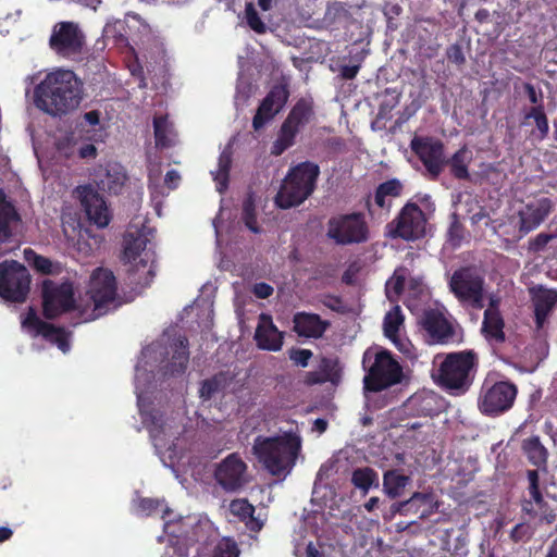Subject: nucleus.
<instances>
[{
  "instance_id": "f257e3e1",
  "label": "nucleus",
  "mask_w": 557,
  "mask_h": 557,
  "mask_svg": "<svg viewBox=\"0 0 557 557\" xmlns=\"http://www.w3.org/2000/svg\"><path fill=\"white\" fill-rule=\"evenodd\" d=\"M35 103L57 116L76 109L82 100V83L73 71L59 70L48 74L35 88Z\"/></svg>"
},
{
  "instance_id": "f03ea898",
  "label": "nucleus",
  "mask_w": 557,
  "mask_h": 557,
  "mask_svg": "<svg viewBox=\"0 0 557 557\" xmlns=\"http://www.w3.org/2000/svg\"><path fill=\"white\" fill-rule=\"evenodd\" d=\"M479 356L472 349L447 354L433 373L435 384L450 396H462L472 386Z\"/></svg>"
},
{
  "instance_id": "7ed1b4c3",
  "label": "nucleus",
  "mask_w": 557,
  "mask_h": 557,
  "mask_svg": "<svg viewBox=\"0 0 557 557\" xmlns=\"http://www.w3.org/2000/svg\"><path fill=\"white\" fill-rule=\"evenodd\" d=\"M301 449V438L293 432L276 436H257L252 453L272 475L289 473Z\"/></svg>"
},
{
  "instance_id": "20e7f679",
  "label": "nucleus",
  "mask_w": 557,
  "mask_h": 557,
  "mask_svg": "<svg viewBox=\"0 0 557 557\" xmlns=\"http://www.w3.org/2000/svg\"><path fill=\"white\" fill-rule=\"evenodd\" d=\"M364 389L379 393L399 384L403 380V368L394 355L382 347H369L362 356Z\"/></svg>"
},
{
  "instance_id": "39448f33",
  "label": "nucleus",
  "mask_w": 557,
  "mask_h": 557,
  "mask_svg": "<svg viewBox=\"0 0 557 557\" xmlns=\"http://www.w3.org/2000/svg\"><path fill=\"white\" fill-rule=\"evenodd\" d=\"M319 175V165L310 161L290 168L275 196L276 206L289 209L301 205L314 191Z\"/></svg>"
},
{
  "instance_id": "423d86ee",
  "label": "nucleus",
  "mask_w": 557,
  "mask_h": 557,
  "mask_svg": "<svg viewBox=\"0 0 557 557\" xmlns=\"http://www.w3.org/2000/svg\"><path fill=\"white\" fill-rule=\"evenodd\" d=\"M148 244L150 240L141 233H128L125 236L123 256L127 262L133 263L129 280L140 287H148L156 276L154 253L147 248Z\"/></svg>"
},
{
  "instance_id": "0eeeda50",
  "label": "nucleus",
  "mask_w": 557,
  "mask_h": 557,
  "mask_svg": "<svg viewBox=\"0 0 557 557\" xmlns=\"http://www.w3.org/2000/svg\"><path fill=\"white\" fill-rule=\"evenodd\" d=\"M517 395L518 387L515 383L496 381L487 375L480 387L478 409L485 417H499L513 407Z\"/></svg>"
},
{
  "instance_id": "6e6552de",
  "label": "nucleus",
  "mask_w": 557,
  "mask_h": 557,
  "mask_svg": "<svg viewBox=\"0 0 557 557\" xmlns=\"http://www.w3.org/2000/svg\"><path fill=\"white\" fill-rule=\"evenodd\" d=\"M32 276L27 268L16 260L0 263V298L7 302L23 304L30 292Z\"/></svg>"
},
{
  "instance_id": "1a4fd4ad",
  "label": "nucleus",
  "mask_w": 557,
  "mask_h": 557,
  "mask_svg": "<svg viewBox=\"0 0 557 557\" xmlns=\"http://www.w3.org/2000/svg\"><path fill=\"white\" fill-rule=\"evenodd\" d=\"M313 114L312 101L300 98L282 123L277 137L271 146V154L278 157L294 146L298 133L310 122Z\"/></svg>"
},
{
  "instance_id": "9d476101",
  "label": "nucleus",
  "mask_w": 557,
  "mask_h": 557,
  "mask_svg": "<svg viewBox=\"0 0 557 557\" xmlns=\"http://www.w3.org/2000/svg\"><path fill=\"white\" fill-rule=\"evenodd\" d=\"M326 234L338 245L362 244L370 236L366 216L361 212L332 216L327 222Z\"/></svg>"
},
{
  "instance_id": "9b49d317",
  "label": "nucleus",
  "mask_w": 557,
  "mask_h": 557,
  "mask_svg": "<svg viewBox=\"0 0 557 557\" xmlns=\"http://www.w3.org/2000/svg\"><path fill=\"white\" fill-rule=\"evenodd\" d=\"M450 292L461 302L474 309L484 307V278L472 268L456 270L449 281Z\"/></svg>"
},
{
  "instance_id": "f8f14e48",
  "label": "nucleus",
  "mask_w": 557,
  "mask_h": 557,
  "mask_svg": "<svg viewBox=\"0 0 557 557\" xmlns=\"http://www.w3.org/2000/svg\"><path fill=\"white\" fill-rule=\"evenodd\" d=\"M42 314L53 320L75 309L73 284L69 281L57 283L46 278L41 284Z\"/></svg>"
},
{
  "instance_id": "ddd939ff",
  "label": "nucleus",
  "mask_w": 557,
  "mask_h": 557,
  "mask_svg": "<svg viewBox=\"0 0 557 557\" xmlns=\"http://www.w3.org/2000/svg\"><path fill=\"white\" fill-rule=\"evenodd\" d=\"M86 36L78 23L62 21L57 23L49 38V47L58 55L74 59L82 54Z\"/></svg>"
},
{
  "instance_id": "4468645a",
  "label": "nucleus",
  "mask_w": 557,
  "mask_h": 557,
  "mask_svg": "<svg viewBox=\"0 0 557 557\" xmlns=\"http://www.w3.org/2000/svg\"><path fill=\"white\" fill-rule=\"evenodd\" d=\"M387 227L391 237L414 242L425 235L426 218L416 202L408 201Z\"/></svg>"
},
{
  "instance_id": "2eb2a0df",
  "label": "nucleus",
  "mask_w": 557,
  "mask_h": 557,
  "mask_svg": "<svg viewBox=\"0 0 557 557\" xmlns=\"http://www.w3.org/2000/svg\"><path fill=\"white\" fill-rule=\"evenodd\" d=\"M410 149L422 162L430 178L437 180L446 166L444 143L433 136H414Z\"/></svg>"
},
{
  "instance_id": "dca6fc26",
  "label": "nucleus",
  "mask_w": 557,
  "mask_h": 557,
  "mask_svg": "<svg viewBox=\"0 0 557 557\" xmlns=\"http://www.w3.org/2000/svg\"><path fill=\"white\" fill-rule=\"evenodd\" d=\"M117 284L111 270L97 268L89 282L87 294L94 304V317L97 318L107 312L108 306L116 298Z\"/></svg>"
},
{
  "instance_id": "f3484780",
  "label": "nucleus",
  "mask_w": 557,
  "mask_h": 557,
  "mask_svg": "<svg viewBox=\"0 0 557 557\" xmlns=\"http://www.w3.org/2000/svg\"><path fill=\"white\" fill-rule=\"evenodd\" d=\"M247 463L237 453H232L215 465L214 480L227 493L240 491L248 482Z\"/></svg>"
},
{
  "instance_id": "a211bd4d",
  "label": "nucleus",
  "mask_w": 557,
  "mask_h": 557,
  "mask_svg": "<svg viewBox=\"0 0 557 557\" xmlns=\"http://www.w3.org/2000/svg\"><path fill=\"white\" fill-rule=\"evenodd\" d=\"M419 324L428 335L430 344L447 345L456 342V330L440 309L423 310L419 318Z\"/></svg>"
},
{
  "instance_id": "6ab92c4d",
  "label": "nucleus",
  "mask_w": 557,
  "mask_h": 557,
  "mask_svg": "<svg viewBox=\"0 0 557 557\" xmlns=\"http://www.w3.org/2000/svg\"><path fill=\"white\" fill-rule=\"evenodd\" d=\"M290 92L285 83L275 84L260 102L252 117V128L260 131L272 121L286 106Z\"/></svg>"
},
{
  "instance_id": "aec40b11",
  "label": "nucleus",
  "mask_w": 557,
  "mask_h": 557,
  "mask_svg": "<svg viewBox=\"0 0 557 557\" xmlns=\"http://www.w3.org/2000/svg\"><path fill=\"white\" fill-rule=\"evenodd\" d=\"M22 326L32 332L33 336L41 335L45 339L55 344L63 352L70 349L69 336L64 329L42 321L33 307L28 308L22 320Z\"/></svg>"
},
{
  "instance_id": "412c9836",
  "label": "nucleus",
  "mask_w": 557,
  "mask_h": 557,
  "mask_svg": "<svg viewBox=\"0 0 557 557\" xmlns=\"http://www.w3.org/2000/svg\"><path fill=\"white\" fill-rule=\"evenodd\" d=\"M77 196L90 222L98 227H106L111 220L104 199L90 186H78Z\"/></svg>"
},
{
  "instance_id": "4be33fe9",
  "label": "nucleus",
  "mask_w": 557,
  "mask_h": 557,
  "mask_svg": "<svg viewBox=\"0 0 557 557\" xmlns=\"http://www.w3.org/2000/svg\"><path fill=\"white\" fill-rule=\"evenodd\" d=\"M554 203L549 198H541L535 202L528 203L519 211V232L527 235L537 228L549 215Z\"/></svg>"
},
{
  "instance_id": "5701e85b",
  "label": "nucleus",
  "mask_w": 557,
  "mask_h": 557,
  "mask_svg": "<svg viewBox=\"0 0 557 557\" xmlns=\"http://www.w3.org/2000/svg\"><path fill=\"white\" fill-rule=\"evenodd\" d=\"M127 180V175L121 164L108 163L94 174V182L98 189L110 195H119Z\"/></svg>"
},
{
  "instance_id": "b1692460",
  "label": "nucleus",
  "mask_w": 557,
  "mask_h": 557,
  "mask_svg": "<svg viewBox=\"0 0 557 557\" xmlns=\"http://www.w3.org/2000/svg\"><path fill=\"white\" fill-rule=\"evenodd\" d=\"M293 330L299 337L321 338L331 326L330 321L323 320L319 314L300 311L293 317Z\"/></svg>"
},
{
  "instance_id": "393cba45",
  "label": "nucleus",
  "mask_w": 557,
  "mask_h": 557,
  "mask_svg": "<svg viewBox=\"0 0 557 557\" xmlns=\"http://www.w3.org/2000/svg\"><path fill=\"white\" fill-rule=\"evenodd\" d=\"M283 333L273 323L272 317L261 313L255 332L257 346L263 350L278 351L283 346Z\"/></svg>"
},
{
  "instance_id": "a878e982",
  "label": "nucleus",
  "mask_w": 557,
  "mask_h": 557,
  "mask_svg": "<svg viewBox=\"0 0 557 557\" xmlns=\"http://www.w3.org/2000/svg\"><path fill=\"white\" fill-rule=\"evenodd\" d=\"M533 305L535 325L537 330H541L554 308L557 307V290L540 287L533 296Z\"/></svg>"
},
{
  "instance_id": "bb28decb",
  "label": "nucleus",
  "mask_w": 557,
  "mask_h": 557,
  "mask_svg": "<svg viewBox=\"0 0 557 557\" xmlns=\"http://www.w3.org/2000/svg\"><path fill=\"white\" fill-rule=\"evenodd\" d=\"M228 509L238 521L245 523L249 531L257 533L263 528V521L258 516H255L256 508L247 498L233 499L230 503Z\"/></svg>"
},
{
  "instance_id": "cd10ccee",
  "label": "nucleus",
  "mask_w": 557,
  "mask_h": 557,
  "mask_svg": "<svg viewBox=\"0 0 557 557\" xmlns=\"http://www.w3.org/2000/svg\"><path fill=\"white\" fill-rule=\"evenodd\" d=\"M189 362V343L186 336H178L173 344V354L170 362L165 366V375H182Z\"/></svg>"
},
{
  "instance_id": "c85d7f7f",
  "label": "nucleus",
  "mask_w": 557,
  "mask_h": 557,
  "mask_svg": "<svg viewBox=\"0 0 557 557\" xmlns=\"http://www.w3.org/2000/svg\"><path fill=\"white\" fill-rule=\"evenodd\" d=\"M505 321L500 311H492V309H485L482 322V332L488 339H494L497 343H503L506 338Z\"/></svg>"
},
{
  "instance_id": "c756f323",
  "label": "nucleus",
  "mask_w": 557,
  "mask_h": 557,
  "mask_svg": "<svg viewBox=\"0 0 557 557\" xmlns=\"http://www.w3.org/2000/svg\"><path fill=\"white\" fill-rule=\"evenodd\" d=\"M472 161V153L467 146L458 149L449 159H446V165L450 169V174L460 181L470 178L469 164Z\"/></svg>"
},
{
  "instance_id": "7c9ffc66",
  "label": "nucleus",
  "mask_w": 557,
  "mask_h": 557,
  "mask_svg": "<svg viewBox=\"0 0 557 557\" xmlns=\"http://www.w3.org/2000/svg\"><path fill=\"white\" fill-rule=\"evenodd\" d=\"M521 447L531 465L537 468H546L548 450L541 443L537 435L524 438Z\"/></svg>"
},
{
  "instance_id": "2f4dec72",
  "label": "nucleus",
  "mask_w": 557,
  "mask_h": 557,
  "mask_svg": "<svg viewBox=\"0 0 557 557\" xmlns=\"http://www.w3.org/2000/svg\"><path fill=\"white\" fill-rule=\"evenodd\" d=\"M410 481V476L403 474L398 469L387 470L383 475V490L391 499H395L404 494Z\"/></svg>"
},
{
  "instance_id": "473e14b6",
  "label": "nucleus",
  "mask_w": 557,
  "mask_h": 557,
  "mask_svg": "<svg viewBox=\"0 0 557 557\" xmlns=\"http://www.w3.org/2000/svg\"><path fill=\"white\" fill-rule=\"evenodd\" d=\"M351 484L367 495L370 488H377L380 485L379 474L371 467L357 468L351 473Z\"/></svg>"
},
{
  "instance_id": "72a5a7b5",
  "label": "nucleus",
  "mask_w": 557,
  "mask_h": 557,
  "mask_svg": "<svg viewBox=\"0 0 557 557\" xmlns=\"http://www.w3.org/2000/svg\"><path fill=\"white\" fill-rule=\"evenodd\" d=\"M404 186L398 178H391L386 182L381 183L374 193V203L380 209H388L391 203L387 202V197H398L401 195Z\"/></svg>"
},
{
  "instance_id": "f704fd0d",
  "label": "nucleus",
  "mask_w": 557,
  "mask_h": 557,
  "mask_svg": "<svg viewBox=\"0 0 557 557\" xmlns=\"http://www.w3.org/2000/svg\"><path fill=\"white\" fill-rule=\"evenodd\" d=\"M21 222V215L13 203H0V244L8 243L12 235V223Z\"/></svg>"
},
{
  "instance_id": "c9c22d12",
  "label": "nucleus",
  "mask_w": 557,
  "mask_h": 557,
  "mask_svg": "<svg viewBox=\"0 0 557 557\" xmlns=\"http://www.w3.org/2000/svg\"><path fill=\"white\" fill-rule=\"evenodd\" d=\"M232 166V153L230 151H222L219 161L218 170L212 172L213 180L216 183V190L223 194L228 187L230 171Z\"/></svg>"
},
{
  "instance_id": "e433bc0d",
  "label": "nucleus",
  "mask_w": 557,
  "mask_h": 557,
  "mask_svg": "<svg viewBox=\"0 0 557 557\" xmlns=\"http://www.w3.org/2000/svg\"><path fill=\"white\" fill-rule=\"evenodd\" d=\"M405 317L398 305L394 306L384 317L383 331L384 335L396 342L398 338L400 326L404 324Z\"/></svg>"
},
{
  "instance_id": "4c0bfd02",
  "label": "nucleus",
  "mask_w": 557,
  "mask_h": 557,
  "mask_svg": "<svg viewBox=\"0 0 557 557\" xmlns=\"http://www.w3.org/2000/svg\"><path fill=\"white\" fill-rule=\"evenodd\" d=\"M182 524L188 528H193L188 535H186L187 544L189 545H194L195 543L205 540L207 531L211 529L208 521H201L195 516L182 518Z\"/></svg>"
},
{
  "instance_id": "58836bf2",
  "label": "nucleus",
  "mask_w": 557,
  "mask_h": 557,
  "mask_svg": "<svg viewBox=\"0 0 557 557\" xmlns=\"http://www.w3.org/2000/svg\"><path fill=\"white\" fill-rule=\"evenodd\" d=\"M524 119H532L534 121L537 129V139L543 140L548 136L549 123L544 106L531 107L529 111L524 114Z\"/></svg>"
},
{
  "instance_id": "ea45409f",
  "label": "nucleus",
  "mask_w": 557,
  "mask_h": 557,
  "mask_svg": "<svg viewBox=\"0 0 557 557\" xmlns=\"http://www.w3.org/2000/svg\"><path fill=\"white\" fill-rule=\"evenodd\" d=\"M524 119H532L534 121L537 129V139L543 140L548 136L549 123L544 106L531 107L529 111L524 114Z\"/></svg>"
},
{
  "instance_id": "a19ab883",
  "label": "nucleus",
  "mask_w": 557,
  "mask_h": 557,
  "mask_svg": "<svg viewBox=\"0 0 557 557\" xmlns=\"http://www.w3.org/2000/svg\"><path fill=\"white\" fill-rule=\"evenodd\" d=\"M406 283V269H396L393 276L386 282L385 289L388 299L398 298L404 289Z\"/></svg>"
},
{
  "instance_id": "79ce46f5",
  "label": "nucleus",
  "mask_w": 557,
  "mask_h": 557,
  "mask_svg": "<svg viewBox=\"0 0 557 557\" xmlns=\"http://www.w3.org/2000/svg\"><path fill=\"white\" fill-rule=\"evenodd\" d=\"M242 220L252 233L259 234L261 232L257 221L255 200L251 195L243 202Z\"/></svg>"
},
{
  "instance_id": "37998d69",
  "label": "nucleus",
  "mask_w": 557,
  "mask_h": 557,
  "mask_svg": "<svg viewBox=\"0 0 557 557\" xmlns=\"http://www.w3.org/2000/svg\"><path fill=\"white\" fill-rule=\"evenodd\" d=\"M25 258L28 261V263L39 273L41 274H53V263L51 260L47 257L37 255L32 249H25L24 251Z\"/></svg>"
},
{
  "instance_id": "c03bdc74",
  "label": "nucleus",
  "mask_w": 557,
  "mask_h": 557,
  "mask_svg": "<svg viewBox=\"0 0 557 557\" xmlns=\"http://www.w3.org/2000/svg\"><path fill=\"white\" fill-rule=\"evenodd\" d=\"M406 502H410L408 505V513L418 515L419 517H425L429 511L423 509L420 510L423 506H431L432 495L428 493L416 492Z\"/></svg>"
},
{
  "instance_id": "a18cd8bd",
  "label": "nucleus",
  "mask_w": 557,
  "mask_h": 557,
  "mask_svg": "<svg viewBox=\"0 0 557 557\" xmlns=\"http://www.w3.org/2000/svg\"><path fill=\"white\" fill-rule=\"evenodd\" d=\"M320 373L324 379L332 383H337L341 379V369L338 362L335 359L323 357L319 364Z\"/></svg>"
},
{
  "instance_id": "49530a36",
  "label": "nucleus",
  "mask_w": 557,
  "mask_h": 557,
  "mask_svg": "<svg viewBox=\"0 0 557 557\" xmlns=\"http://www.w3.org/2000/svg\"><path fill=\"white\" fill-rule=\"evenodd\" d=\"M239 550L235 541L223 537L214 545L210 557H238Z\"/></svg>"
},
{
  "instance_id": "de8ad7c7",
  "label": "nucleus",
  "mask_w": 557,
  "mask_h": 557,
  "mask_svg": "<svg viewBox=\"0 0 557 557\" xmlns=\"http://www.w3.org/2000/svg\"><path fill=\"white\" fill-rule=\"evenodd\" d=\"M154 139L156 145L161 148H168L171 146V139L168 136V121L163 116H157L153 119Z\"/></svg>"
},
{
  "instance_id": "09e8293b",
  "label": "nucleus",
  "mask_w": 557,
  "mask_h": 557,
  "mask_svg": "<svg viewBox=\"0 0 557 557\" xmlns=\"http://www.w3.org/2000/svg\"><path fill=\"white\" fill-rule=\"evenodd\" d=\"M245 16L247 25L257 34H264L267 25L259 16L252 2H247L245 5Z\"/></svg>"
},
{
  "instance_id": "8fccbe9b",
  "label": "nucleus",
  "mask_w": 557,
  "mask_h": 557,
  "mask_svg": "<svg viewBox=\"0 0 557 557\" xmlns=\"http://www.w3.org/2000/svg\"><path fill=\"white\" fill-rule=\"evenodd\" d=\"M532 502L535 503L537 506L540 512L544 516V518L547 520V522H553L555 519V515L552 513V510L547 504V502L544 499L543 495H539L537 497H533L532 500H525L523 504V510L532 516H536V512L532 509Z\"/></svg>"
},
{
  "instance_id": "3c124183",
  "label": "nucleus",
  "mask_w": 557,
  "mask_h": 557,
  "mask_svg": "<svg viewBox=\"0 0 557 557\" xmlns=\"http://www.w3.org/2000/svg\"><path fill=\"white\" fill-rule=\"evenodd\" d=\"M465 236V226L459 221L458 215H451V222L447 231V240L454 247H459Z\"/></svg>"
},
{
  "instance_id": "603ef678",
  "label": "nucleus",
  "mask_w": 557,
  "mask_h": 557,
  "mask_svg": "<svg viewBox=\"0 0 557 557\" xmlns=\"http://www.w3.org/2000/svg\"><path fill=\"white\" fill-rule=\"evenodd\" d=\"M313 354L310 349L305 348H292L288 351L289 359L297 366L306 368Z\"/></svg>"
},
{
  "instance_id": "864d4df0",
  "label": "nucleus",
  "mask_w": 557,
  "mask_h": 557,
  "mask_svg": "<svg viewBox=\"0 0 557 557\" xmlns=\"http://www.w3.org/2000/svg\"><path fill=\"white\" fill-rule=\"evenodd\" d=\"M221 382L216 376L203 380L199 389L200 397L210 399L220 389Z\"/></svg>"
},
{
  "instance_id": "5fc2aeb1",
  "label": "nucleus",
  "mask_w": 557,
  "mask_h": 557,
  "mask_svg": "<svg viewBox=\"0 0 557 557\" xmlns=\"http://www.w3.org/2000/svg\"><path fill=\"white\" fill-rule=\"evenodd\" d=\"M522 87L532 107L544 106V95L541 89H536L531 83H523Z\"/></svg>"
},
{
  "instance_id": "6e6d98bb",
  "label": "nucleus",
  "mask_w": 557,
  "mask_h": 557,
  "mask_svg": "<svg viewBox=\"0 0 557 557\" xmlns=\"http://www.w3.org/2000/svg\"><path fill=\"white\" fill-rule=\"evenodd\" d=\"M447 60L458 66L466 63L462 47L459 44H453L446 49Z\"/></svg>"
},
{
  "instance_id": "4d7b16f0",
  "label": "nucleus",
  "mask_w": 557,
  "mask_h": 557,
  "mask_svg": "<svg viewBox=\"0 0 557 557\" xmlns=\"http://www.w3.org/2000/svg\"><path fill=\"white\" fill-rule=\"evenodd\" d=\"M554 238L553 234L540 233L529 242V250L533 252L542 251Z\"/></svg>"
},
{
  "instance_id": "13d9d810",
  "label": "nucleus",
  "mask_w": 557,
  "mask_h": 557,
  "mask_svg": "<svg viewBox=\"0 0 557 557\" xmlns=\"http://www.w3.org/2000/svg\"><path fill=\"white\" fill-rule=\"evenodd\" d=\"M171 528H172L171 534L173 537L177 539V544L183 543L184 545H188L186 535H188V533L193 530V528L183 525L182 519H180L178 521L173 523L171 525Z\"/></svg>"
},
{
  "instance_id": "bf43d9fd",
  "label": "nucleus",
  "mask_w": 557,
  "mask_h": 557,
  "mask_svg": "<svg viewBox=\"0 0 557 557\" xmlns=\"http://www.w3.org/2000/svg\"><path fill=\"white\" fill-rule=\"evenodd\" d=\"M527 476H528V480H529V494L531 496V499L533 497H537L539 498V495L542 494L541 490H540V475H539V472L536 470H528Z\"/></svg>"
},
{
  "instance_id": "052dcab7",
  "label": "nucleus",
  "mask_w": 557,
  "mask_h": 557,
  "mask_svg": "<svg viewBox=\"0 0 557 557\" xmlns=\"http://www.w3.org/2000/svg\"><path fill=\"white\" fill-rule=\"evenodd\" d=\"M348 13L346 4L341 1H333L327 4L326 16L331 18H338Z\"/></svg>"
},
{
  "instance_id": "680f3d73",
  "label": "nucleus",
  "mask_w": 557,
  "mask_h": 557,
  "mask_svg": "<svg viewBox=\"0 0 557 557\" xmlns=\"http://www.w3.org/2000/svg\"><path fill=\"white\" fill-rule=\"evenodd\" d=\"M160 506H161V503L158 499L148 498V497L141 498L138 503V508L140 509V511H143L147 516L156 512Z\"/></svg>"
},
{
  "instance_id": "e2e57ef3",
  "label": "nucleus",
  "mask_w": 557,
  "mask_h": 557,
  "mask_svg": "<svg viewBox=\"0 0 557 557\" xmlns=\"http://www.w3.org/2000/svg\"><path fill=\"white\" fill-rule=\"evenodd\" d=\"M274 292V288L264 282L256 283L252 287L253 295L259 299L269 298Z\"/></svg>"
},
{
  "instance_id": "0e129e2a",
  "label": "nucleus",
  "mask_w": 557,
  "mask_h": 557,
  "mask_svg": "<svg viewBox=\"0 0 557 557\" xmlns=\"http://www.w3.org/2000/svg\"><path fill=\"white\" fill-rule=\"evenodd\" d=\"M361 64L348 65L344 64L339 66V76L342 79L350 81L354 79L359 73Z\"/></svg>"
},
{
  "instance_id": "69168bd1",
  "label": "nucleus",
  "mask_w": 557,
  "mask_h": 557,
  "mask_svg": "<svg viewBox=\"0 0 557 557\" xmlns=\"http://www.w3.org/2000/svg\"><path fill=\"white\" fill-rule=\"evenodd\" d=\"M467 554H468L467 539L463 536H458L456 539V543H455L451 555L454 557H465Z\"/></svg>"
},
{
  "instance_id": "338daca9",
  "label": "nucleus",
  "mask_w": 557,
  "mask_h": 557,
  "mask_svg": "<svg viewBox=\"0 0 557 557\" xmlns=\"http://www.w3.org/2000/svg\"><path fill=\"white\" fill-rule=\"evenodd\" d=\"M181 181V176L176 170H170L166 172L164 183L170 189H175Z\"/></svg>"
},
{
  "instance_id": "774afa93",
  "label": "nucleus",
  "mask_w": 557,
  "mask_h": 557,
  "mask_svg": "<svg viewBox=\"0 0 557 557\" xmlns=\"http://www.w3.org/2000/svg\"><path fill=\"white\" fill-rule=\"evenodd\" d=\"M78 156L82 159L96 158L97 157V148L92 144L83 145L78 149Z\"/></svg>"
}]
</instances>
